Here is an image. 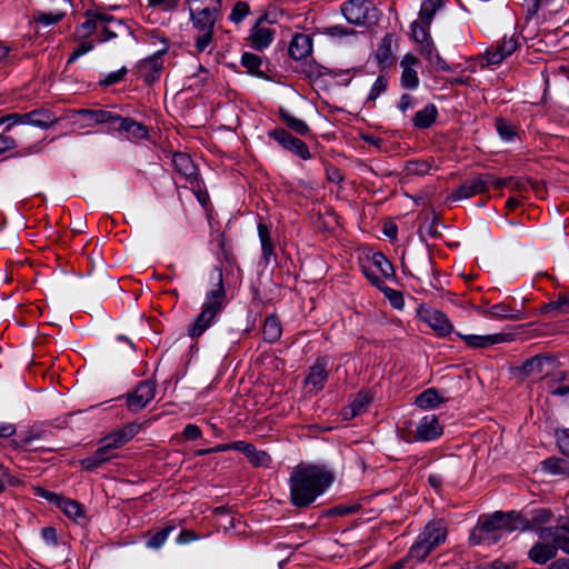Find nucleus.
Wrapping results in <instances>:
<instances>
[{
    "label": "nucleus",
    "mask_w": 569,
    "mask_h": 569,
    "mask_svg": "<svg viewBox=\"0 0 569 569\" xmlns=\"http://www.w3.org/2000/svg\"><path fill=\"white\" fill-rule=\"evenodd\" d=\"M335 475L325 465L299 463L289 478L290 503L307 508L333 482Z\"/></svg>",
    "instance_id": "1"
},
{
    "label": "nucleus",
    "mask_w": 569,
    "mask_h": 569,
    "mask_svg": "<svg viewBox=\"0 0 569 569\" xmlns=\"http://www.w3.org/2000/svg\"><path fill=\"white\" fill-rule=\"evenodd\" d=\"M507 513L512 532H537L540 539H550L553 529L548 525L555 518V513L550 508L531 502L520 510H510Z\"/></svg>",
    "instance_id": "2"
},
{
    "label": "nucleus",
    "mask_w": 569,
    "mask_h": 569,
    "mask_svg": "<svg viewBox=\"0 0 569 569\" xmlns=\"http://www.w3.org/2000/svg\"><path fill=\"white\" fill-rule=\"evenodd\" d=\"M213 273L217 276L216 288L207 292L200 313L188 328V335L192 339H198L202 336L227 305V291L223 283L222 269L220 267H214Z\"/></svg>",
    "instance_id": "3"
},
{
    "label": "nucleus",
    "mask_w": 569,
    "mask_h": 569,
    "mask_svg": "<svg viewBox=\"0 0 569 569\" xmlns=\"http://www.w3.org/2000/svg\"><path fill=\"white\" fill-rule=\"evenodd\" d=\"M507 511H495L480 517L469 536L470 546H492L502 538V531L512 532Z\"/></svg>",
    "instance_id": "4"
},
{
    "label": "nucleus",
    "mask_w": 569,
    "mask_h": 569,
    "mask_svg": "<svg viewBox=\"0 0 569 569\" xmlns=\"http://www.w3.org/2000/svg\"><path fill=\"white\" fill-rule=\"evenodd\" d=\"M401 268L405 273L417 280L435 274L433 258L428 246H418L405 252L401 257Z\"/></svg>",
    "instance_id": "5"
},
{
    "label": "nucleus",
    "mask_w": 569,
    "mask_h": 569,
    "mask_svg": "<svg viewBox=\"0 0 569 569\" xmlns=\"http://www.w3.org/2000/svg\"><path fill=\"white\" fill-rule=\"evenodd\" d=\"M140 425L131 422L123 428L111 431L99 440V448L110 458H114L113 451L123 447L139 432Z\"/></svg>",
    "instance_id": "6"
},
{
    "label": "nucleus",
    "mask_w": 569,
    "mask_h": 569,
    "mask_svg": "<svg viewBox=\"0 0 569 569\" xmlns=\"http://www.w3.org/2000/svg\"><path fill=\"white\" fill-rule=\"evenodd\" d=\"M418 318L428 323V326L440 338L450 336L453 332V326L447 315L438 309H431L426 303L419 305L417 308Z\"/></svg>",
    "instance_id": "7"
},
{
    "label": "nucleus",
    "mask_w": 569,
    "mask_h": 569,
    "mask_svg": "<svg viewBox=\"0 0 569 569\" xmlns=\"http://www.w3.org/2000/svg\"><path fill=\"white\" fill-rule=\"evenodd\" d=\"M268 137L273 139L284 150L293 153L302 160L311 159V153L307 143L300 138L293 137L287 129L277 127L268 132Z\"/></svg>",
    "instance_id": "8"
},
{
    "label": "nucleus",
    "mask_w": 569,
    "mask_h": 569,
    "mask_svg": "<svg viewBox=\"0 0 569 569\" xmlns=\"http://www.w3.org/2000/svg\"><path fill=\"white\" fill-rule=\"evenodd\" d=\"M156 395V382L147 379L139 381L136 388L126 395L128 410L138 412L144 408Z\"/></svg>",
    "instance_id": "9"
},
{
    "label": "nucleus",
    "mask_w": 569,
    "mask_h": 569,
    "mask_svg": "<svg viewBox=\"0 0 569 569\" xmlns=\"http://www.w3.org/2000/svg\"><path fill=\"white\" fill-rule=\"evenodd\" d=\"M280 52L282 57L286 56L284 42L279 43L276 53ZM312 52V38L306 33H296L287 49V56L295 60L301 61L307 59Z\"/></svg>",
    "instance_id": "10"
},
{
    "label": "nucleus",
    "mask_w": 569,
    "mask_h": 569,
    "mask_svg": "<svg viewBox=\"0 0 569 569\" xmlns=\"http://www.w3.org/2000/svg\"><path fill=\"white\" fill-rule=\"evenodd\" d=\"M221 0H214L212 7H206L202 9H192L189 7L190 19L196 29L200 30H213L217 22L218 16L221 11Z\"/></svg>",
    "instance_id": "11"
},
{
    "label": "nucleus",
    "mask_w": 569,
    "mask_h": 569,
    "mask_svg": "<svg viewBox=\"0 0 569 569\" xmlns=\"http://www.w3.org/2000/svg\"><path fill=\"white\" fill-rule=\"evenodd\" d=\"M456 337L460 338L467 347L479 349V348H488L493 345H498L501 342H510L515 340V333H493L487 336H478V335H462L460 332H455Z\"/></svg>",
    "instance_id": "12"
},
{
    "label": "nucleus",
    "mask_w": 569,
    "mask_h": 569,
    "mask_svg": "<svg viewBox=\"0 0 569 569\" xmlns=\"http://www.w3.org/2000/svg\"><path fill=\"white\" fill-rule=\"evenodd\" d=\"M370 6L366 0H348L341 4V12L349 23L362 26L370 19Z\"/></svg>",
    "instance_id": "13"
},
{
    "label": "nucleus",
    "mask_w": 569,
    "mask_h": 569,
    "mask_svg": "<svg viewBox=\"0 0 569 569\" xmlns=\"http://www.w3.org/2000/svg\"><path fill=\"white\" fill-rule=\"evenodd\" d=\"M443 433V427L439 423L436 415L425 416L417 426L412 441H432L440 438Z\"/></svg>",
    "instance_id": "14"
},
{
    "label": "nucleus",
    "mask_w": 569,
    "mask_h": 569,
    "mask_svg": "<svg viewBox=\"0 0 569 569\" xmlns=\"http://www.w3.org/2000/svg\"><path fill=\"white\" fill-rule=\"evenodd\" d=\"M485 192H487L486 182L483 180V174L480 173L472 179L466 180L461 186H459V188H457L447 197V201L468 199Z\"/></svg>",
    "instance_id": "15"
},
{
    "label": "nucleus",
    "mask_w": 569,
    "mask_h": 569,
    "mask_svg": "<svg viewBox=\"0 0 569 569\" xmlns=\"http://www.w3.org/2000/svg\"><path fill=\"white\" fill-rule=\"evenodd\" d=\"M173 166L179 174H181L192 187L199 188V174L197 167L191 157L183 152L173 154Z\"/></svg>",
    "instance_id": "16"
},
{
    "label": "nucleus",
    "mask_w": 569,
    "mask_h": 569,
    "mask_svg": "<svg viewBox=\"0 0 569 569\" xmlns=\"http://www.w3.org/2000/svg\"><path fill=\"white\" fill-rule=\"evenodd\" d=\"M411 38L415 42L420 44L419 53L427 60L432 61L433 56V41L430 36L429 28L420 26L418 21H413L410 26Z\"/></svg>",
    "instance_id": "17"
},
{
    "label": "nucleus",
    "mask_w": 569,
    "mask_h": 569,
    "mask_svg": "<svg viewBox=\"0 0 569 569\" xmlns=\"http://www.w3.org/2000/svg\"><path fill=\"white\" fill-rule=\"evenodd\" d=\"M328 363V357H318L315 363L309 368L305 385H312L317 391L322 390L329 376Z\"/></svg>",
    "instance_id": "18"
},
{
    "label": "nucleus",
    "mask_w": 569,
    "mask_h": 569,
    "mask_svg": "<svg viewBox=\"0 0 569 569\" xmlns=\"http://www.w3.org/2000/svg\"><path fill=\"white\" fill-rule=\"evenodd\" d=\"M240 63L243 68H246L249 74L268 81L272 80V78L268 74V72L272 71L270 68L271 62L269 60L266 61V71L261 70V67L263 66V59L256 53L243 52Z\"/></svg>",
    "instance_id": "19"
},
{
    "label": "nucleus",
    "mask_w": 569,
    "mask_h": 569,
    "mask_svg": "<svg viewBox=\"0 0 569 569\" xmlns=\"http://www.w3.org/2000/svg\"><path fill=\"white\" fill-rule=\"evenodd\" d=\"M236 450L242 452L249 460V462L258 467H269L271 463V457L267 451L257 450L256 446L242 440L236 441Z\"/></svg>",
    "instance_id": "20"
},
{
    "label": "nucleus",
    "mask_w": 569,
    "mask_h": 569,
    "mask_svg": "<svg viewBox=\"0 0 569 569\" xmlns=\"http://www.w3.org/2000/svg\"><path fill=\"white\" fill-rule=\"evenodd\" d=\"M295 71L303 74L310 82L319 80L323 74L338 76L337 71L321 66L315 59L308 61L305 59Z\"/></svg>",
    "instance_id": "21"
},
{
    "label": "nucleus",
    "mask_w": 569,
    "mask_h": 569,
    "mask_svg": "<svg viewBox=\"0 0 569 569\" xmlns=\"http://www.w3.org/2000/svg\"><path fill=\"white\" fill-rule=\"evenodd\" d=\"M273 37V29L259 26V23H254V26L250 29L248 40L251 42V47L254 50L262 51L272 42Z\"/></svg>",
    "instance_id": "22"
},
{
    "label": "nucleus",
    "mask_w": 569,
    "mask_h": 569,
    "mask_svg": "<svg viewBox=\"0 0 569 569\" xmlns=\"http://www.w3.org/2000/svg\"><path fill=\"white\" fill-rule=\"evenodd\" d=\"M156 31H151L152 37L158 38L164 47L154 52L152 56L147 57L146 59L141 60L138 64V68L140 70L148 69L156 72H161L163 69V59L162 57L168 52L169 50V39L166 37H158L154 34Z\"/></svg>",
    "instance_id": "23"
},
{
    "label": "nucleus",
    "mask_w": 569,
    "mask_h": 569,
    "mask_svg": "<svg viewBox=\"0 0 569 569\" xmlns=\"http://www.w3.org/2000/svg\"><path fill=\"white\" fill-rule=\"evenodd\" d=\"M447 529L443 522L431 521L427 523L423 531L419 535V538L423 539L428 545H432L433 548L438 547L446 540Z\"/></svg>",
    "instance_id": "24"
},
{
    "label": "nucleus",
    "mask_w": 569,
    "mask_h": 569,
    "mask_svg": "<svg viewBox=\"0 0 569 569\" xmlns=\"http://www.w3.org/2000/svg\"><path fill=\"white\" fill-rule=\"evenodd\" d=\"M481 312L491 318L497 319H508V320H522L525 319V313L520 309H515L511 306L500 302L493 305L489 309L481 310Z\"/></svg>",
    "instance_id": "25"
},
{
    "label": "nucleus",
    "mask_w": 569,
    "mask_h": 569,
    "mask_svg": "<svg viewBox=\"0 0 569 569\" xmlns=\"http://www.w3.org/2000/svg\"><path fill=\"white\" fill-rule=\"evenodd\" d=\"M557 551L552 543L536 542L529 550L528 557L531 561L538 565H545L549 560L556 558Z\"/></svg>",
    "instance_id": "26"
},
{
    "label": "nucleus",
    "mask_w": 569,
    "mask_h": 569,
    "mask_svg": "<svg viewBox=\"0 0 569 569\" xmlns=\"http://www.w3.org/2000/svg\"><path fill=\"white\" fill-rule=\"evenodd\" d=\"M438 118V109L435 103H428L426 107L416 112L412 118L415 128L425 130L431 128Z\"/></svg>",
    "instance_id": "27"
},
{
    "label": "nucleus",
    "mask_w": 569,
    "mask_h": 569,
    "mask_svg": "<svg viewBox=\"0 0 569 569\" xmlns=\"http://www.w3.org/2000/svg\"><path fill=\"white\" fill-rule=\"evenodd\" d=\"M278 117L287 126V128L293 131L296 134L301 137H307L310 134L311 130L309 126L303 120L293 117L284 108H279Z\"/></svg>",
    "instance_id": "28"
},
{
    "label": "nucleus",
    "mask_w": 569,
    "mask_h": 569,
    "mask_svg": "<svg viewBox=\"0 0 569 569\" xmlns=\"http://www.w3.org/2000/svg\"><path fill=\"white\" fill-rule=\"evenodd\" d=\"M282 335V325L276 313L269 315L262 327L263 340L268 343H276Z\"/></svg>",
    "instance_id": "29"
},
{
    "label": "nucleus",
    "mask_w": 569,
    "mask_h": 569,
    "mask_svg": "<svg viewBox=\"0 0 569 569\" xmlns=\"http://www.w3.org/2000/svg\"><path fill=\"white\" fill-rule=\"evenodd\" d=\"M448 0H423L419 11L420 26L430 28L437 11L442 9Z\"/></svg>",
    "instance_id": "30"
},
{
    "label": "nucleus",
    "mask_w": 569,
    "mask_h": 569,
    "mask_svg": "<svg viewBox=\"0 0 569 569\" xmlns=\"http://www.w3.org/2000/svg\"><path fill=\"white\" fill-rule=\"evenodd\" d=\"M447 399L440 397L438 389L428 388L416 396L415 405L421 409H430L436 408L442 402H446Z\"/></svg>",
    "instance_id": "31"
},
{
    "label": "nucleus",
    "mask_w": 569,
    "mask_h": 569,
    "mask_svg": "<svg viewBox=\"0 0 569 569\" xmlns=\"http://www.w3.org/2000/svg\"><path fill=\"white\" fill-rule=\"evenodd\" d=\"M118 131H124L131 134L134 139H146L149 137L148 128L134 119L122 117L120 124L117 127Z\"/></svg>",
    "instance_id": "32"
},
{
    "label": "nucleus",
    "mask_w": 569,
    "mask_h": 569,
    "mask_svg": "<svg viewBox=\"0 0 569 569\" xmlns=\"http://www.w3.org/2000/svg\"><path fill=\"white\" fill-rule=\"evenodd\" d=\"M396 41L395 33H387L381 41V44L378 48L376 53V58L383 68L389 67L393 62V56L391 50L392 42Z\"/></svg>",
    "instance_id": "33"
},
{
    "label": "nucleus",
    "mask_w": 569,
    "mask_h": 569,
    "mask_svg": "<svg viewBox=\"0 0 569 569\" xmlns=\"http://www.w3.org/2000/svg\"><path fill=\"white\" fill-rule=\"evenodd\" d=\"M57 508L61 509V511L68 518H71L73 520L84 518L83 506L79 501L67 498L64 496H62L60 502H58Z\"/></svg>",
    "instance_id": "34"
},
{
    "label": "nucleus",
    "mask_w": 569,
    "mask_h": 569,
    "mask_svg": "<svg viewBox=\"0 0 569 569\" xmlns=\"http://www.w3.org/2000/svg\"><path fill=\"white\" fill-rule=\"evenodd\" d=\"M542 469L556 476H569V462L562 458L550 457L541 462Z\"/></svg>",
    "instance_id": "35"
},
{
    "label": "nucleus",
    "mask_w": 569,
    "mask_h": 569,
    "mask_svg": "<svg viewBox=\"0 0 569 569\" xmlns=\"http://www.w3.org/2000/svg\"><path fill=\"white\" fill-rule=\"evenodd\" d=\"M48 433H51V431L33 426L29 430L21 432L19 440H13L14 447L24 448L31 443L32 440L44 438Z\"/></svg>",
    "instance_id": "36"
},
{
    "label": "nucleus",
    "mask_w": 569,
    "mask_h": 569,
    "mask_svg": "<svg viewBox=\"0 0 569 569\" xmlns=\"http://www.w3.org/2000/svg\"><path fill=\"white\" fill-rule=\"evenodd\" d=\"M433 549L432 545H428V542L418 537L417 541L411 546L405 558H407V561L409 559H416L418 562H421Z\"/></svg>",
    "instance_id": "37"
},
{
    "label": "nucleus",
    "mask_w": 569,
    "mask_h": 569,
    "mask_svg": "<svg viewBox=\"0 0 569 569\" xmlns=\"http://www.w3.org/2000/svg\"><path fill=\"white\" fill-rule=\"evenodd\" d=\"M104 11L106 10H99L98 8L88 9L84 11L83 16H84V18H90V17L96 18L98 20V23L108 24L111 22H116L119 28H126L127 30H129V32L131 34L133 33V30L130 27L126 26L123 20L116 19V17L108 14Z\"/></svg>",
    "instance_id": "38"
},
{
    "label": "nucleus",
    "mask_w": 569,
    "mask_h": 569,
    "mask_svg": "<svg viewBox=\"0 0 569 569\" xmlns=\"http://www.w3.org/2000/svg\"><path fill=\"white\" fill-rule=\"evenodd\" d=\"M371 261L372 264L378 268V270L386 279L396 278L393 264L387 259L385 253H382L381 251L375 252L371 257Z\"/></svg>",
    "instance_id": "39"
},
{
    "label": "nucleus",
    "mask_w": 569,
    "mask_h": 569,
    "mask_svg": "<svg viewBox=\"0 0 569 569\" xmlns=\"http://www.w3.org/2000/svg\"><path fill=\"white\" fill-rule=\"evenodd\" d=\"M111 459L103 452V449H98L93 452V455L81 459L80 466L86 471H94L99 467H101L103 463L109 462Z\"/></svg>",
    "instance_id": "40"
},
{
    "label": "nucleus",
    "mask_w": 569,
    "mask_h": 569,
    "mask_svg": "<svg viewBox=\"0 0 569 569\" xmlns=\"http://www.w3.org/2000/svg\"><path fill=\"white\" fill-rule=\"evenodd\" d=\"M33 114H37L32 119V126L41 129H49L58 122V118L49 109H34Z\"/></svg>",
    "instance_id": "41"
},
{
    "label": "nucleus",
    "mask_w": 569,
    "mask_h": 569,
    "mask_svg": "<svg viewBox=\"0 0 569 569\" xmlns=\"http://www.w3.org/2000/svg\"><path fill=\"white\" fill-rule=\"evenodd\" d=\"M121 116L113 113L111 111L94 109L93 113H91V120L97 124H110L113 129L117 130V127L120 124Z\"/></svg>",
    "instance_id": "42"
},
{
    "label": "nucleus",
    "mask_w": 569,
    "mask_h": 569,
    "mask_svg": "<svg viewBox=\"0 0 569 569\" xmlns=\"http://www.w3.org/2000/svg\"><path fill=\"white\" fill-rule=\"evenodd\" d=\"M527 6L526 19L535 17L541 8H552L558 11L561 0H523Z\"/></svg>",
    "instance_id": "43"
},
{
    "label": "nucleus",
    "mask_w": 569,
    "mask_h": 569,
    "mask_svg": "<svg viewBox=\"0 0 569 569\" xmlns=\"http://www.w3.org/2000/svg\"><path fill=\"white\" fill-rule=\"evenodd\" d=\"M495 127H496L498 134L503 140L512 141L515 139V137L517 136L516 126L511 121H509L502 117H498L495 119Z\"/></svg>",
    "instance_id": "44"
},
{
    "label": "nucleus",
    "mask_w": 569,
    "mask_h": 569,
    "mask_svg": "<svg viewBox=\"0 0 569 569\" xmlns=\"http://www.w3.org/2000/svg\"><path fill=\"white\" fill-rule=\"evenodd\" d=\"M98 29V20L96 18H86V21L76 28V37L87 39L96 33Z\"/></svg>",
    "instance_id": "45"
},
{
    "label": "nucleus",
    "mask_w": 569,
    "mask_h": 569,
    "mask_svg": "<svg viewBox=\"0 0 569 569\" xmlns=\"http://www.w3.org/2000/svg\"><path fill=\"white\" fill-rule=\"evenodd\" d=\"M362 506L360 503H353L349 506L337 505L325 511V516L327 517H343L348 515L357 513Z\"/></svg>",
    "instance_id": "46"
},
{
    "label": "nucleus",
    "mask_w": 569,
    "mask_h": 569,
    "mask_svg": "<svg viewBox=\"0 0 569 569\" xmlns=\"http://www.w3.org/2000/svg\"><path fill=\"white\" fill-rule=\"evenodd\" d=\"M66 16V12L58 11V12H42L37 11L33 14V19L36 22H40L44 26L56 24L60 22Z\"/></svg>",
    "instance_id": "47"
},
{
    "label": "nucleus",
    "mask_w": 569,
    "mask_h": 569,
    "mask_svg": "<svg viewBox=\"0 0 569 569\" xmlns=\"http://www.w3.org/2000/svg\"><path fill=\"white\" fill-rule=\"evenodd\" d=\"M383 292L385 297L389 300L392 308L397 310H401L405 306L403 293L401 291L389 288L388 286H383L380 289Z\"/></svg>",
    "instance_id": "48"
},
{
    "label": "nucleus",
    "mask_w": 569,
    "mask_h": 569,
    "mask_svg": "<svg viewBox=\"0 0 569 569\" xmlns=\"http://www.w3.org/2000/svg\"><path fill=\"white\" fill-rule=\"evenodd\" d=\"M173 528V526H167L157 531L156 533L150 535L147 541V546L153 549L160 548L164 543Z\"/></svg>",
    "instance_id": "49"
},
{
    "label": "nucleus",
    "mask_w": 569,
    "mask_h": 569,
    "mask_svg": "<svg viewBox=\"0 0 569 569\" xmlns=\"http://www.w3.org/2000/svg\"><path fill=\"white\" fill-rule=\"evenodd\" d=\"M400 83L405 89H416L419 86V77L417 71L411 67L403 68Z\"/></svg>",
    "instance_id": "50"
},
{
    "label": "nucleus",
    "mask_w": 569,
    "mask_h": 569,
    "mask_svg": "<svg viewBox=\"0 0 569 569\" xmlns=\"http://www.w3.org/2000/svg\"><path fill=\"white\" fill-rule=\"evenodd\" d=\"M373 398L370 396V393L367 390H359L353 398V400L350 401V406L360 413L363 409H366L371 402Z\"/></svg>",
    "instance_id": "51"
},
{
    "label": "nucleus",
    "mask_w": 569,
    "mask_h": 569,
    "mask_svg": "<svg viewBox=\"0 0 569 569\" xmlns=\"http://www.w3.org/2000/svg\"><path fill=\"white\" fill-rule=\"evenodd\" d=\"M517 370L520 372L522 378H527V377L531 376L533 372H537V373L542 372V368L539 363V358L535 357V356L527 359L521 365V367L517 368Z\"/></svg>",
    "instance_id": "52"
},
{
    "label": "nucleus",
    "mask_w": 569,
    "mask_h": 569,
    "mask_svg": "<svg viewBox=\"0 0 569 569\" xmlns=\"http://www.w3.org/2000/svg\"><path fill=\"white\" fill-rule=\"evenodd\" d=\"M483 174V180L486 182V191L489 190V186H492L495 189L499 190L505 187H510L513 180V177L508 178H497L492 173L486 172Z\"/></svg>",
    "instance_id": "53"
},
{
    "label": "nucleus",
    "mask_w": 569,
    "mask_h": 569,
    "mask_svg": "<svg viewBox=\"0 0 569 569\" xmlns=\"http://www.w3.org/2000/svg\"><path fill=\"white\" fill-rule=\"evenodd\" d=\"M250 13V6L246 1H238L233 6L229 19L234 23H240Z\"/></svg>",
    "instance_id": "54"
},
{
    "label": "nucleus",
    "mask_w": 569,
    "mask_h": 569,
    "mask_svg": "<svg viewBox=\"0 0 569 569\" xmlns=\"http://www.w3.org/2000/svg\"><path fill=\"white\" fill-rule=\"evenodd\" d=\"M318 32L321 34L330 36L332 38H341L355 34L356 30L342 26H331L318 29Z\"/></svg>",
    "instance_id": "55"
},
{
    "label": "nucleus",
    "mask_w": 569,
    "mask_h": 569,
    "mask_svg": "<svg viewBox=\"0 0 569 569\" xmlns=\"http://www.w3.org/2000/svg\"><path fill=\"white\" fill-rule=\"evenodd\" d=\"M388 79L385 74H380L375 81L369 96L367 98V102L375 101L381 93L387 90Z\"/></svg>",
    "instance_id": "56"
},
{
    "label": "nucleus",
    "mask_w": 569,
    "mask_h": 569,
    "mask_svg": "<svg viewBox=\"0 0 569 569\" xmlns=\"http://www.w3.org/2000/svg\"><path fill=\"white\" fill-rule=\"evenodd\" d=\"M406 169L411 174L423 176L429 172L431 164L427 160L408 161Z\"/></svg>",
    "instance_id": "57"
},
{
    "label": "nucleus",
    "mask_w": 569,
    "mask_h": 569,
    "mask_svg": "<svg viewBox=\"0 0 569 569\" xmlns=\"http://www.w3.org/2000/svg\"><path fill=\"white\" fill-rule=\"evenodd\" d=\"M128 73V69L126 67L120 68L119 70L109 73L104 79H101L99 81V86L107 88L110 86H113L116 83H119L122 81Z\"/></svg>",
    "instance_id": "58"
},
{
    "label": "nucleus",
    "mask_w": 569,
    "mask_h": 569,
    "mask_svg": "<svg viewBox=\"0 0 569 569\" xmlns=\"http://www.w3.org/2000/svg\"><path fill=\"white\" fill-rule=\"evenodd\" d=\"M501 52L509 57L519 48V38L516 33H513L509 39L507 36L503 37L502 43L498 46Z\"/></svg>",
    "instance_id": "59"
},
{
    "label": "nucleus",
    "mask_w": 569,
    "mask_h": 569,
    "mask_svg": "<svg viewBox=\"0 0 569 569\" xmlns=\"http://www.w3.org/2000/svg\"><path fill=\"white\" fill-rule=\"evenodd\" d=\"M507 57L501 52V50L497 48H489L486 50L483 59L486 60V66L499 64Z\"/></svg>",
    "instance_id": "60"
},
{
    "label": "nucleus",
    "mask_w": 569,
    "mask_h": 569,
    "mask_svg": "<svg viewBox=\"0 0 569 569\" xmlns=\"http://www.w3.org/2000/svg\"><path fill=\"white\" fill-rule=\"evenodd\" d=\"M33 490H34V495L37 497H41V498L46 499L47 501L54 505L56 507L58 506V502H60V500L62 498V495H58L56 492L49 491L46 488L40 487V486L34 487Z\"/></svg>",
    "instance_id": "61"
},
{
    "label": "nucleus",
    "mask_w": 569,
    "mask_h": 569,
    "mask_svg": "<svg viewBox=\"0 0 569 569\" xmlns=\"http://www.w3.org/2000/svg\"><path fill=\"white\" fill-rule=\"evenodd\" d=\"M550 538L553 541L557 552H558V549H561L566 553H569V537H567L560 532H556L553 529Z\"/></svg>",
    "instance_id": "62"
},
{
    "label": "nucleus",
    "mask_w": 569,
    "mask_h": 569,
    "mask_svg": "<svg viewBox=\"0 0 569 569\" xmlns=\"http://www.w3.org/2000/svg\"><path fill=\"white\" fill-rule=\"evenodd\" d=\"M203 34L199 36L196 39V48L199 52H202L206 50V48L211 43L213 40V30H201Z\"/></svg>",
    "instance_id": "63"
},
{
    "label": "nucleus",
    "mask_w": 569,
    "mask_h": 569,
    "mask_svg": "<svg viewBox=\"0 0 569 569\" xmlns=\"http://www.w3.org/2000/svg\"><path fill=\"white\" fill-rule=\"evenodd\" d=\"M182 435L187 440H198L202 437V431L199 426L193 425V423H188L184 427Z\"/></svg>",
    "instance_id": "64"
}]
</instances>
